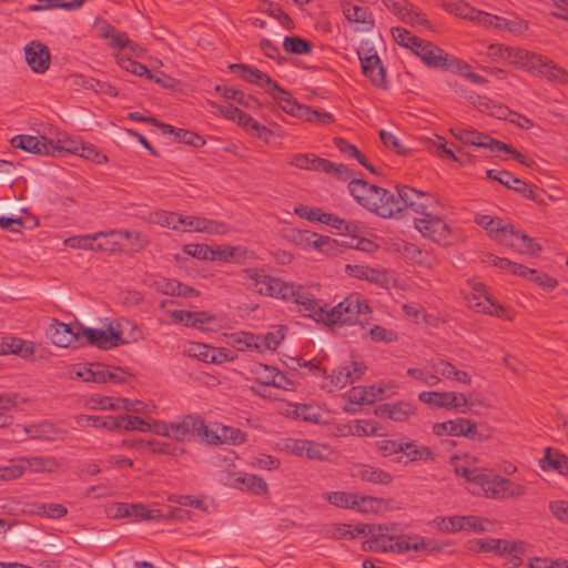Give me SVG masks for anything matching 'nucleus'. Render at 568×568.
Instances as JSON below:
<instances>
[{"mask_svg":"<svg viewBox=\"0 0 568 568\" xmlns=\"http://www.w3.org/2000/svg\"><path fill=\"white\" fill-rule=\"evenodd\" d=\"M179 232H200L206 234H225L229 231L226 224L209 220L197 215L180 214Z\"/></svg>","mask_w":568,"mask_h":568,"instance_id":"nucleus-17","label":"nucleus"},{"mask_svg":"<svg viewBox=\"0 0 568 568\" xmlns=\"http://www.w3.org/2000/svg\"><path fill=\"white\" fill-rule=\"evenodd\" d=\"M204 428L205 423L203 419L196 416L187 415L181 419L170 423V439L184 442L191 439L195 435L203 437Z\"/></svg>","mask_w":568,"mask_h":568,"instance_id":"nucleus-20","label":"nucleus"},{"mask_svg":"<svg viewBox=\"0 0 568 568\" xmlns=\"http://www.w3.org/2000/svg\"><path fill=\"white\" fill-rule=\"evenodd\" d=\"M83 328L84 326L78 323L65 324L53 321L49 327V335L52 343L59 347L83 345Z\"/></svg>","mask_w":568,"mask_h":568,"instance_id":"nucleus-16","label":"nucleus"},{"mask_svg":"<svg viewBox=\"0 0 568 568\" xmlns=\"http://www.w3.org/2000/svg\"><path fill=\"white\" fill-rule=\"evenodd\" d=\"M286 335V327L283 325L273 326L266 334L258 335L257 352L275 351Z\"/></svg>","mask_w":568,"mask_h":568,"instance_id":"nucleus-37","label":"nucleus"},{"mask_svg":"<svg viewBox=\"0 0 568 568\" xmlns=\"http://www.w3.org/2000/svg\"><path fill=\"white\" fill-rule=\"evenodd\" d=\"M490 265L499 267L503 271L509 272L514 275L521 277L528 276V267L523 264H517L505 257L490 256L487 261Z\"/></svg>","mask_w":568,"mask_h":568,"instance_id":"nucleus-59","label":"nucleus"},{"mask_svg":"<svg viewBox=\"0 0 568 568\" xmlns=\"http://www.w3.org/2000/svg\"><path fill=\"white\" fill-rule=\"evenodd\" d=\"M221 480L224 485L254 496L268 495V485L260 476L244 471H226Z\"/></svg>","mask_w":568,"mask_h":568,"instance_id":"nucleus-15","label":"nucleus"},{"mask_svg":"<svg viewBox=\"0 0 568 568\" xmlns=\"http://www.w3.org/2000/svg\"><path fill=\"white\" fill-rule=\"evenodd\" d=\"M303 447V457L312 460L326 462L334 456V449L326 443L305 439Z\"/></svg>","mask_w":568,"mask_h":568,"instance_id":"nucleus-39","label":"nucleus"},{"mask_svg":"<svg viewBox=\"0 0 568 568\" xmlns=\"http://www.w3.org/2000/svg\"><path fill=\"white\" fill-rule=\"evenodd\" d=\"M11 144L14 148H20L29 153L50 155L53 150V145L50 143V139L40 135L19 134L11 139Z\"/></svg>","mask_w":568,"mask_h":568,"instance_id":"nucleus-27","label":"nucleus"},{"mask_svg":"<svg viewBox=\"0 0 568 568\" xmlns=\"http://www.w3.org/2000/svg\"><path fill=\"white\" fill-rule=\"evenodd\" d=\"M399 206L402 212L410 209L417 216H424L434 209H440V202L433 193L403 185L399 186Z\"/></svg>","mask_w":568,"mask_h":568,"instance_id":"nucleus-12","label":"nucleus"},{"mask_svg":"<svg viewBox=\"0 0 568 568\" xmlns=\"http://www.w3.org/2000/svg\"><path fill=\"white\" fill-rule=\"evenodd\" d=\"M399 385L395 381H381L372 384L375 402L390 398L398 393Z\"/></svg>","mask_w":568,"mask_h":568,"instance_id":"nucleus-63","label":"nucleus"},{"mask_svg":"<svg viewBox=\"0 0 568 568\" xmlns=\"http://www.w3.org/2000/svg\"><path fill=\"white\" fill-rule=\"evenodd\" d=\"M323 498L335 507L353 510L356 494L343 490L327 491L323 494Z\"/></svg>","mask_w":568,"mask_h":568,"instance_id":"nucleus-51","label":"nucleus"},{"mask_svg":"<svg viewBox=\"0 0 568 568\" xmlns=\"http://www.w3.org/2000/svg\"><path fill=\"white\" fill-rule=\"evenodd\" d=\"M384 4L403 22L413 27H428V20L407 0H383Z\"/></svg>","mask_w":568,"mask_h":568,"instance_id":"nucleus-21","label":"nucleus"},{"mask_svg":"<svg viewBox=\"0 0 568 568\" xmlns=\"http://www.w3.org/2000/svg\"><path fill=\"white\" fill-rule=\"evenodd\" d=\"M102 37L109 40V44L113 48H130L132 51L135 50V45L130 41L126 33L116 30L111 26H106L102 31Z\"/></svg>","mask_w":568,"mask_h":568,"instance_id":"nucleus-50","label":"nucleus"},{"mask_svg":"<svg viewBox=\"0 0 568 568\" xmlns=\"http://www.w3.org/2000/svg\"><path fill=\"white\" fill-rule=\"evenodd\" d=\"M121 323L110 322L104 328H89L84 327L83 345L89 344L101 349H110L120 345L126 344L122 337Z\"/></svg>","mask_w":568,"mask_h":568,"instance_id":"nucleus-13","label":"nucleus"},{"mask_svg":"<svg viewBox=\"0 0 568 568\" xmlns=\"http://www.w3.org/2000/svg\"><path fill=\"white\" fill-rule=\"evenodd\" d=\"M551 516L561 524L568 525V498L552 499L548 504Z\"/></svg>","mask_w":568,"mask_h":568,"instance_id":"nucleus-64","label":"nucleus"},{"mask_svg":"<svg viewBox=\"0 0 568 568\" xmlns=\"http://www.w3.org/2000/svg\"><path fill=\"white\" fill-rule=\"evenodd\" d=\"M449 392H422L418 399L434 408L449 409Z\"/></svg>","mask_w":568,"mask_h":568,"instance_id":"nucleus-56","label":"nucleus"},{"mask_svg":"<svg viewBox=\"0 0 568 568\" xmlns=\"http://www.w3.org/2000/svg\"><path fill=\"white\" fill-rule=\"evenodd\" d=\"M74 374L83 382L105 384H124L131 375L119 367H109L100 363L80 364L74 367Z\"/></svg>","mask_w":568,"mask_h":568,"instance_id":"nucleus-10","label":"nucleus"},{"mask_svg":"<svg viewBox=\"0 0 568 568\" xmlns=\"http://www.w3.org/2000/svg\"><path fill=\"white\" fill-rule=\"evenodd\" d=\"M433 524L442 532L456 534L464 531L463 516L436 517Z\"/></svg>","mask_w":568,"mask_h":568,"instance_id":"nucleus-61","label":"nucleus"},{"mask_svg":"<svg viewBox=\"0 0 568 568\" xmlns=\"http://www.w3.org/2000/svg\"><path fill=\"white\" fill-rule=\"evenodd\" d=\"M413 53L433 69H448L453 64L448 62V54L443 49L423 39L419 40Z\"/></svg>","mask_w":568,"mask_h":568,"instance_id":"nucleus-19","label":"nucleus"},{"mask_svg":"<svg viewBox=\"0 0 568 568\" xmlns=\"http://www.w3.org/2000/svg\"><path fill=\"white\" fill-rule=\"evenodd\" d=\"M444 9L456 17L470 20L484 26L487 12L477 10L462 0H448L444 3Z\"/></svg>","mask_w":568,"mask_h":568,"instance_id":"nucleus-32","label":"nucleus"},{"mask_svg":"<svg viewBox=\"0 0 568 568\" xmlns=\"http://www.w3.org/2000/svg\"><path fill=\"white\" fill-rule=\"evenodd\" d=\"M180 214L170 211H155L149 216L151 223L158 224L162 227H168L178 231Z\"/></svg>","mask_w":568,"mask_h":568,"instance_id":"nucleus-58","label":"nucleus"},{"mask_svg":"<svg viewBox=\"0 0 568 568\" xmlns=\"http://www.w3.org/2000/svg\"><path fill=\"white\" fill-rule=\"evenodd\" d=\"M479 550L485 552H494V554H514L517 551V544L506 540V539H479L476 541Z\"/></svg>","mask_w":568,"mask_h":568,"instance_id":"nucleus-41","label":"nucleus"},{"mask_svg":"<svg viewBox=\"0 0 568 568\" xmlns=\"http://www.w3.org/2000/svg\"><path fill=\"white\" fill-rule=\"evenodd\" d=\"M288 164L301 170L325 172L343 180L352 175L346 165L333 163L313 153H295L290 156Z\"/></svg>","mask_w":568,"mask_h":568,"instance_id":"nucleus-11","label":"nucleus"},{"mask_svg":"<svg viewBox=\"0 0 568 568\" xmlns=\"http://www.w3.org/2000/svg\"><path fill=\"white\" fill-rule=\"evenodd\" d=\"M248 373L262 385L282 387L284 376L274 366L254 363L248 367Z\"/></svg>","mask_w":568,"mask_h":568,"instance_id":"nucleus-31","label":"nucleus"},{"mask_svg":"<svg viewBox=\"0 0 568 568\" xmlns=\"http://www.w3.org/2000/svg\"><path fill=\"white\" fill-rule=\"evenodd\" d=\"M463 525L464 531L483 534L495 531L497 521L481 516L467 515L463 516Z\"/></svg>","mask_w":568,"mask_h":568,"instance_id":"nucleus-40","label":"nucleus"},{"mask_svg":"<svg viewBox=\"0 0 568 568\" xmlns=\"http://www.w3.org/2000/svg\"><path fill=\"white\" fill-rule=\"evenodd\" d=\"M484 27L494 28L499 31H507L513 34H520L527 29V23L516 16H495L487 12Z\"/></svg>","mask_w":568,"mask_h":568,"instance_id":"nucleus-30","label":"nucleus"},{"mask_svg":"<svg viewBox=\"0 0 568 568\" xmlns=\"http://www.w3.org/2000/svg\"><path fill=\"white\" fill-rule=\"evenodd\" d=\"M467 459V456H453L450 463L454 465L456 476L467 480L473 495L498 500L520 499L527 495L528 488L525 483L495 474L487 468L470 467Z\"/></svg>","mask_w":568,"mask_h":568,"instance_id":"nucleus-1","label":"nucleus"},{"mask_svg":"<svg viewBox=\"0 0 568 568\" xmlns=\"http://www.w3.org/2000/svg\"><path fill=\"white\" fill-rule=\"evenodd\" d=\"M416 413L414 403L408 400H399L379 405L376 414L381 417L389 418L394 422H406Z\"/></svg>","mask_w":568,"mask_h":568,"instance_id":"nucleus-29","label":"nucleus"},{"mask_svg":"<svg viewBox=\"0 0 568 568\" xmlns=\"http://www.w3.org/2000/svg\"><path fill=\"white\" fill-rule=\"evenodd\" d=\"M305 439L302 438H283L275 444V450L296 457H303V447Z\"/></svg>","mask_w":568,"mask_h":568,"instance_id":"nucleus-62","label":"nucleus"},{"mask_svg":"<svg viewBox=\"0 0 568 568\" xmlns=\"http://www.w3.org/2000/svg\"><path fill=\"white\" fill-rule=\"evenodd\" d=\"M295 118L318 125H326L334 122V115L332 113L314 110L306 104H301Z\"/></svg>","mask_w":568,"mask_h":568,"instance_id":"nucleus-42","label":"nucleus"},{"mask_svg":"<svg viewBox=\"0 0 568 568\" xmlns=\"http://www.w3.org/2000/svg\"><path fill=\"white\" fill-rule=\"evenodd\" d=\"M345 396L351 404L368 405L375 403L372 385L352 387Z\"/></svg>","mask_w":568,"mask_h":568,"instance_id":"nucleus-53","label":"nucleus"},{"mask_svg":"<svg viewBox=\"0 0 568 568\" xmlns=\"http://www.w3.org/2000/svg\"><path fill=\"white\" fill-rule=\"evenodd\" d=\"M442 211L443 207L440 206V209H434L424 216H416L414 225L424 237L447 245L452 242L453 231Z\"/></svg>","mask_w":568,"mask_h":568,"instance_id":"nucleus-9","label":"nucleus"},{"mask_svg":"<svg viewBox=\"0 0 568 568\" xmlns=\"http://www.w3.org/2000/svg\"><path fill=\"white\" fill-rule=\"evenodd\" d=\"M300 419L314 424L326 422V412L318 405L301 404Z\"/></svg>","mask_w":568,"mask_h":568,"instance_id":"nucleus-60","label":"nucleus"},{"mask_svg":"<svg viewBox=\"0 0 568 568\" xmlns=\"http://www.w3.org/2000/svg\"><path fill=\"white\" fill-rule=\"evenodd\" d=\"M464 417H458L455 419L436 423L433 425V434L436 436H455V437H462V434L464 433L463 426H464Z\"/></svg>","mask_w":568,"mask_h":568,"instance_id":"nucleus-48","label":"nucleus"},{"mask_svg":"<svg viewBox=\"0 0 568 568\" xmlns=\"http://www.w3.org/2000/svg\"><path fill=\"white\" fill-rule=\"evenodd\" d=\"M23 465V471L33 473H53L59 468V463L54 457L50 456H30L20 457Z\"/></svg>","mask_w":568,"mask_h":568,"instance_id":"nucleus-36","label":"nucleus"},{"mask_svg":"<svg viewBox=\"0 0 568 568\" xmlns=\"http://www.w3.org/2000/svg\"><path fill=\"white\" fill-rule=\"evenodd\" d=\"M386 509V501L383 498L356 494L353 510L361 514H379Z\"/></svg>","mask_w":568,"mask_h":568,"instance_id":"nucleus-38","label":"nucleus"},{"mask_svg":"<svg viewBox=\"0 0 568 568\" xmlns=\"http://www.w3.org/2000/svg\"><path fill=\"white\" fill-rule=\"evenodd\" d=\"M116 63L125 71L135 74L138 77H145L146 79H153L151 71L142 63L132 60L124 54L115 55Z\"/></svg>","mask_w":568,"mask_h":568,"instance_id":"nucleus-54","label":"nucleus"},{"mask_svg":"<svg viewBox=\"0 0 568 568\" xmlns=\"http://www.w3.org/2000/svg\"><path fill=\"white\" fill-rule=\"evenodd\" d=\"M231 70L239 73L245 81L263 88L285 113L294 118L296 116L297 110L302 103L293 98L291 92L280 87L266 73L245 64H232Z\"/></svg>","mask_w":568,"mask_h":568,"instance_id":"nucleus-4","label":"nucleus"},{"mask_svg":"<svg viewBox=\"0 0 568 568\" xmlns=\"http://www.w3.org/2000/svg\"><path fill=\"white\" fill-rule=\"evenodd\" d=\"M463 430L464 433L462 434V437H467L471 440L484 442L490 437L488 427L479 425L468 418H465L464 420Z\"/></svg>","mask_w":568,"mask_h":568,"instance_id":"nucleus-55","label":"nucleus"},{"mask_svg":"<svg viewBox=\"0 0 568 568\" xmlns=\"http://www.w3.org/2000/svg\"><path fill=\"white\" fill-rule=\"evenodd\" d=\"M508 52L509 57H506V63L529 72L536 73L537 69L548 64L547 57L529 52L523 48L508 47Z\"/></svg>","mask_w":568,"mask_h":568,"instance_id":"nucleus-23","label":"nucleus"},{"mask_svg":"<svg viewBox=\"0 0 568 568\" xmlns=\"http://www.w3.org/2000/svg\"><path fill=\"white\" fill-rule=\"evenodd\" d=\"M246 256V250L242 246H223L212 250L211 260H220L224 262H240Z\"/></svg>","mask_w":568,"mask_h":568,"instance_id":"nucleus-52","label":"nucleus"},{"mask_svg":"<svg viewBox=\"0 0 568 568\" xmlns=\"http://www.w3.org/2000/svg\"><path fill=\"white\" fill-rule=\"evenodd\" d=\"M267 296L300 305V312L311 317L316 298L305 287L273 277Z\"/></svg>","mask_w":568,"mask_h":568,"instance_id":"nucleus-7","label":"nucleus"},{"mask_svg":"<svg viewBox=\"0 0 568 568\" xmlns=\"http://www.w3.org/2000/svg\"><path fill=\"white\" fill-rule=\"evenodd\" d=\"M239 282L247 290H252L261 295L267 296L270 285L274 276L267 275L263 270L247 267L239 273Z\"/></svg>","mask_w":568,"mask_h":568,"instance_id":"nucleus-26","label":"nucleus"},{"mask_svg":"<svg viewBox=\"0 0 568 568\" xmlns=\"http://www.w3.org/2000/svg\"><path fill=\"white\" fill-rule=\"evenodd\" d=\"M288 239L305 251L314 250L318 253L332 255L338 250V244L335 239L320 235L307 230H292L288 234Z\"/></svg>","mask_w":568,"mask_h":568,"instance_id":"nucleus-14","label":"nucleus"},{"mask_svg":"<svg viewBox=\"0 0 568 568\" xmlns=\"http://www.w3.org/2000/svg\"><path fill=\"white\" fill-rule=\"evenodd\" d=\"M371 312L367 300L358 293H352L329 310L317 300L311 318L326 325H354L366 320Z\"/></svg>","mask_w":568,"mask_h":568,"instance_id":"nucleus-3","label":"nucleus"},{"mask_svg":"<svg viewBox=\"0 0 568 568\" xmlns=\"http://www.w3.org/2000/svg\"><path fill=\"white\" fill-rule=\"evenodd\" d=\"M430 368L437 374L438 377L442 376L446 381L455 382L462 385L471 384V375L468 372L457 367L449 361L443 358L435 359L432 362Z\"/></svg>","mask_w":568,"mask_h":568,"instance_id":"nucleus-28","label":"nucleus"},{"mask_svg":"<svg viewBox=\"0 0 568 568\" xmlns=\"http://www.w3.org/2000/svg\"><path fill=\"white\" fill-rule=\"evenodd\" d=\"M24 58L30 69L38 74H43L51 63L49 48L41 41H31L24 47Z\"/></svg>","mask_w":568,"mask_h":568,"instance_id":"nucleus-22","label":"nucleus"},{"mask_svg":"<svg viewBox=\"0 0 568 568\" xmlns=\"http://www.w3.org/2000/svg\"><path fill=\"white\" fill-rule=\"evenodd\" d=\"M539 465L542 470H556L568 477V457L556 449L547 448Z\"/></svg>","mask_w":568,"mask_h":568,"instance_id":"nucleus-35","label":"nucleus"},{"mask_svg":"<svg viewBox=\"0 0 568 568\" xmlns=\"http://www.w3.org/2000/svg\"><path fill=\"white\" fill-rule=\"evenodd\" d=\"M403 449L394 458L398 464L407 465L409 463L432 462L435 459L434 452L425 445H419L408 437H402Z\"/></svg>","mask_w":568,"mask_h":568,"instance_id":"nucleus-24","label":"nucleus"},{"mask_svg":"<svg viewBox=\"0 0 568 568\" xmlns=\"http://www.w3.org/2000/svg\"><path fill=\"white\" fill-rule=\"evenodd\" d=\"M452 134L463 144L474 145L477 148L488 149L494 153L505 152L511 154L519 163L527 166L531 165V161L526 155L516 151L511 145L499 140L493 139L488 134L478 132L471 128L456 126L450 129Z\"/></svg>","mask_w":568,"mask_h":568,"instance_id":"nucleus-5","label":"nucleus"},{"mask_svg":"<svg viewBox=\"0 0 568 568\" xmlns=\"http://www.w3.org/2000/svg\"><path fill=\"white\" fill-rule=\"evenodd\" d=\"M468 285L471 291L465 300L468 306L478 313H484L506 321L515 318V312L495 301L489 294L484 283L469 280Z\"/></svg>","mask_w":568,"mask_h":568,"instance_id":"nucleus-6","label":"nucleus"},{"mask_svg":"<svg viewBox=\"0 0 568 568\" xmlns=\"http://www.w3.org/2000/svg\"><path fill=\"white\" fill-rule=\"evenodd\" d=\"M203 438L210 444L240 446L247 440V435L240 428L232 426L216 425L214 428H210L205 425Z\"/></svg>","mask_w":568,"mask_h":568,"instance_id":"nucleus-18","label":"nucleus"},{"mask_svg":"<svg viewBox=\"0 0 568 568\" xmlns=\"http://www.w3.org/2000/svg\"><path fill=\"white\" fill-rule=\"evenodd\" d=\"M258 335L248 332H237L230 336L229 343L240 352H257Z\"/></svg>","mask_w":568,"mask_h":568,"instance_id":"nucleus-47","label":"nucleus"},{"mask_svg":"<svg viewBox=\"0 0 568 568\" xmlns=\"http://www.w3.org/2000/svg\"><path fill=\"white\" fill-rule=\"evenodd\" d=\"M351 476L361 481L374 485H390L394 480L390 473L364 463L354 464L351 467Z\"/></svg>","mask_w":568,"mask_h":568,"instance_id":"nucleus-25","label":"nucleus"},{"mask_svg":"<svg viewBox=\"0 0 568 568\" xmlns=\"http://www.w3.org/2000/svg\"><path fill=\"white\" fill-rule=\"evenodd\" d=\"M303 366L308 367L310 369L322 372L326 379L322 384V387L329 393L353 384L354 382L358 381L366 372L365 364L357 361H352L339 366L337 369L333 371L331 375H326V371L322 369L313 361L304 362Z\"/></svg>","mask_w":568,"mask_h":568,"instance_id":"nucleus-8","label":"nucleus"},{"mask_svg":"<svg viewBox=\"0 0 568 568\" xmlns=\"http://www.w3.org/2000/svg\"><path fill=\"white\" fill-rule=\"evenodd\" d=\"M24 433L31 438L54 440L59 437V430L49 423L24 427Z\"/></svg>","mask_w":568,"mask_h":568,"instance_id":"nucleus-57","label":"nucleus"},{"mask_svg":"<svg viewBox=\"0 0 568 568\" xmlns=\"http://www.w3.org/2000/svg\"><path fill=\"white\" fill-rule=\"evenodd\" d=\"M509 247L520 254L527 255H536L541 250L540 245L535 243L531 237L519 231H516L515 239L511 241Z\"/></svg>","mask_w":568,"mask_h":568,"instance_id":"nucleus-46","label":"nucleus"},{"mask_svg":"<svg viewBox=\"0 0 568 568\" xmlns=\"http://www.w3.org/2000/svg\"><path fill=\"white\" fill-rule=\"evenodd\" d=\"M153 419H144L138 416L122 415L118 416V422H110L111 425H115L116 429L125 430H140L151 432V424Z\"/></svg>","mask_w":568,"mask_h":568,"instance_id":"nucleus-44","label":"nucleus"},{"mask_svg":"<svg viewBox=\"0 0 568 568\" xmlns=\"http://www.w3.org/2000/svg\"><path fill=\"white\" fill-rule=\"evenodd\" d=\"M50 143L53 145L52 153L50 155L61 154L63 152L77 154L79 152V145L81 141L63 133L59 134L57 139H50Z\"/></svg>","mask_w":568,"mask_h":568,"instance_id":"nucleus-49","label":"nucleus"},{"mask_svg":"<svg viewBox=\"0 0 568 568\" xmlns=\"http://www.w3.org/2000/svg\"><path fill=\"white\" fill-rule=\"evenodd\" d=\"M95 251L115 252L122 248L119 237L121 236V234L118 233V230H112L109 232H98L95 233Z\"/></svg>","mask_w":568,"mask_h":568,"instance_id":"nucleus-45","label":"nucleus"},{"mask_svg":"<svg viewBox=\"0 0 568 568\" xmlns=\"http://www.w3.org/2000/svg\"><path fill=\"white\" fill-rule=\"evenodd\" d=\"M87 405L90 409L120 410L121 407H125V402L121 397L92 395L88 398Z\"/></svg>","mask_w":568,"mask_h":568,"instance_id":"nucleus-43","label":"nucleus"},{"mask_svg":"<svg viewBox=\"0 0 568 568\" xmlns=\"http://www.w3.org/2000/svg\"><path fill=\"white\" fill-rule=\"evenodd\" d=\"M361 65L364 75L368 78L374 85L383 89L387 88L385 69L378 55L372 59L366 57L365 61L361 62Z\"/></svg>","mask_w":568,"mask_h":568,"instance_id":"nucleus-33","label":"nucleus"},{"mask_svg":"<svg viewBox=\"0 0 568 568\" xmlns=\"http://www.w3.org/2000/svg\"><path fill=\"white\" fill-rule=\"evenodd\" d=\"M348 190L355 201L368 211L384 219L395 217L402 213L399 206V187L395 192L354 179Z\"/></svg>","mask_w":568,"mask_h":568,"instance_id":"nucleus-2","label":"nucleus"},{"mask_svg":"<svg viewBox=\"0 0 568 568\" xmlns=\"http://www.w3.org/2000/svg\"><path fill=\"white\" fill-rule=\"evenodd\" d=\"M342 10L345 18L353 23H358L362 26V30H369L374 20L367 8L354 4L352 2H343Z\"/></svg>","mask_w":568,"mask_h":568,"instance_id":"nucleus-34","label":"nucleus"}]
</instances>
